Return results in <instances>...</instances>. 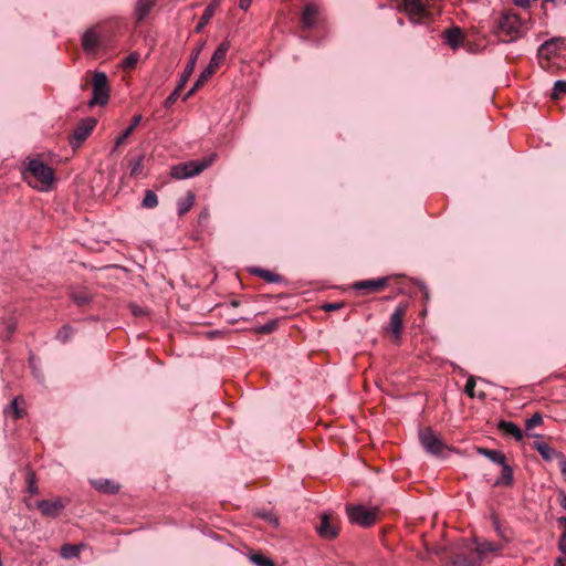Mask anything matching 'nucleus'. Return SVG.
I'll use <instances>...</instances> for the list:
<instances>
[{
    "label": "nucleus",
    "mask_w": 566,
    "mask_h": 566,
    "mask_svg": "<svg viewBox=\"0 0 566 566\" xmlns=\"http://www.w3.org/2000/svg\"><path fill=\"white\" fill-rule=\"evenodd\" d=\"M139 61V54L134 52V53H130L124 61V66L125 67H134Z\"/></svg>",
    "instance_id": "45"
},
{
    "label": "nucleus",
    "mask_w": 566,
    "mask_h": 566,
    "mask_svg": "<svg viewBox=\"0 0 566 566\" xmlns=\"http://www.w3.org/2000/svg\"><path fill=\"white\" fill-rule=\"evenodd\" d=\"M252 1H253V0H240V1H239V7H240V9H242V10H248V9L250 8V6H251Z\"/></svg>",
    "instance_id": "50"
},
{
    "label": "nucleus",
    "mask_w": 566,
    "mask_h": 566,
    "mask_svg": "<svg viewBox=\"0 0 566 566\" xmlns=\"http://www.w3.org/2000/svg\"><path fill=\"white\" fill-rule=\"evenodd\" d=\"M388 285V277H377L370 280L357 281L353 284L355 291H361L364 294L378 292Z\"/></svg>",
    "instance_id": "12"
},
{
    "label": "nucleus",
    "mask_w": 566,
    "mask_h": 566,
    "mask_svg": "<svg viewBox=\"0 0 566 566\" xmlns=\"http://www.w3.org/2000/svg\"><path fill=\"white\" fill-rule=\"evenodd\" d=\"M557 523L564 528V532L559 538L558 548L566 554V516H560Z\"/></svg>",
    "instance_id": "40"
},
{
    "label": "nucleus",
    "mask_w": 566,
    "mask_h": 566,
    "mask_svg": "<svg viewBox=\"0 0 566 566\" xmlns=\"http://www.w3.org/2000/svg\"><path fill=\"white\" fill-rule=\"evenodd\" d=\"M543 418L539 412H535L531 418H528L525 422L526 430H532L533 428L542 424Z\"/></svg>",
    "instance_id": "42"
},
{
    "label": "nucleus",
    "mask_w": 566,
    "mask_h": 566,
    "mask_svg": "<svg viewBox=\"0 0 566 566\" xmlns=\"http://www.w3.org/2000/svg\"><path fill=\"white\" fill-rule=\"evenodd\" d=\"M8 411H11V412L13 413V418H14V419H20V418H22V416H23L22 410H21V409H19V407H18V399H17V398H14V399L10 402V405L8 406Z\"/></svg>",
    "instance_id": "44"
},
{
    "label": "nucleus",
    "mask_w": 566,
    "mask_h": 566,
    "mask_svg": "<svg viewBox=\"0 0 566 566\" xmlns=\"http://www.w3.org/2000/svg\"><path fill=\"white\" fill-rule=\"evenodd\" d=\"M419 440L428 453L439 458H446L448 452L455 451V449L447 446L431 428L421 429L419 431Z\"/></svg>",
    "instance_id": "5"
},
{
    "label": "nucleus",
    "mask_w": 566,
    "mask_h": 566,
    "mask_svg": "<svg viewBox=\"0 0 566 566\" xmlns=\"http://www.w3.org/2000/svg\"><path fill=\"white\" fill-rule=\"evenodd\" d=\"M93 96L88 106L105 105L109 98V86L107 75L103 72H95L92 78Z\"/></svg>",
    "instance_id": "7"
},
{
    "label": "nucleus",
    "mask_w": 566,
    "mask_h": 566,
    "mask_svg": "<svg viewBox=\"0 0 566 566\" xmlns=\"http://www.w3.org/2000/svg\"><path fill=\"white\" fill-rule=\"evenodd\" d=\"M495 32L503 42H512L523 35V20L517 13L505 11L497 20Z\"/></svg>",
    "instance_id": "3"
},
{
    "label": "nucleus",
    "mask_w": 566,
    "mask_h": 566,
    "mask_svg": "<svg viewBox=\"0 0 566 566\" xmlns=\"http://www.w3.org/2000/svg\"><path fill=\"white\" fill-rule=\"evenodd\" d=\"M205 46V42H201L198 44V46L192 50V52L190 53V56H189V60L186 64V67L179 78V81L181 82V85H186L189 77L191 76L195 67H196V64H197V61H198V57L201 53V50L203 49Z\"/></svg>",
    "instance_id": "16"
},
{
    "label": "nucleus",
    "mask_w": 566,
    "mask_h": 566,
    "mask_svg": "<svg viewBox=\"0 0 566 566\" xmlns=\"http://www.w3.org/2000/svg\"><path fill=\"white\" fill-rule=\"evenodd\" d=\"M474 388H475V379L473 377H470L468 380H467V384L464 386V392L473 398L475 396H478L480 399H484L485 398V394L484 392H480L478 395H475L474 392Z\"/></svg>",
    "instance_id": "37"
},
{
    "label": "nucleus",
    "mask_w": 566,
    "mask_h": 566,
    "mask_svg": "<svg viewBox=\"0 0 566 566\" xmlns=\"http://www.w3.org/2000/svg\"><path fill=\"white\" fill-rule=\"evenodd\" d=\"M74 334V328L70 325H63L56 333V339L61 343L69 342Z\"/></svg>",
    "instance_id": "31"
},
{
    "label": "nucleus",
    "mask_w": 566,
    "mask_h": 566,
    "mask_svg": "<svg viewBox=\"0 0 566 566\" xmlns=\"http://www.w3.org/2000/svg\"><path fill=\"white\" fill-rule=\"evenodd\" d=\"M318 535L325 539L335 538L338 535V526L334 522L331 513H323L321 515V523L316 527Z\"/></svg>",
    "instance_id": "11"
},
{
    "label": "nucleus",
    "mask_w": 566,
    "mask_h": 566,
    "mask_svg": "<svg viewBox=\"0 0 566 566\" xmlns=\"http://www.w3.org/2000/svg\"><path fill=\"white\" fill-rule=\"evenodd\" d=\"M143 117L140 114H136L132 118L130 125L122 133V135L116 139L114 148L112 149V153L116 150L117 147L123 145L125 140L133 134V132L136 129V127L140 124Z\"/></svg>",
    "instance_id": "22"
},
{
    "label": "nucleus",
    "mask_w": 566,
    "mask_h": 566,
    "mask_svg": "<svg viewBox=\"0 0 566 566\" xmlns=\"http://www.w3.org/2000/svg\"><path fill=\"white\" fill-rule=\"evenodd\" d=\"M555 0H544V2H554Z\"/></svg>",
    "instance_id": "56"
},
{
    "label": "nucleus",
    "mask_w": 566,
    "mask_h": 566,
    "mask_svg": "<svg viewBox=\"0 0 566 566\" xmlns=\"http://www.w3.org/2000/svg\"><path fill=\"white\" fill-rule=\"evenodd\" d=\"M3 325H4V329L7 332V338H10V336L15 331V327H17L15 322L12 318H8L3 322Z\"/></svg>",
    "instance_id": "46"
},
{
    "label": "nucleus",
    "mask_w": 566,
    "mask_h": 566,
    "mask_svg": "<svg viewBox=\"0 0 566 566\" xmlns=\"http://www.w3.org/2000/svg\"><path fill=\"white\" fill-rule=\"evenodd\" d=\"M250 560L255 565V566H274V563L272 559H270L269 557H266L265 555L263 554H252L250 556Z\"/></svg>",
    "instance_id": "35"
},
{
    "label": "nucleus",
    "mask_w": 566,
    "mask_h": 566,
    "mask_svg": "<svg viewBox=\"0 0 566 566\" xmlns=\"http://www.w3.org/2000/svg\"><path fill=\"white\" fill-rule=\"evenodd\" d=\"M99 45V36L95 30L90 29L82 35V46L87 53H93Z\"/></svg>",
    "instance_id": "17"
},
{
    "label": "nucleus",
    "mask_w": 566,
    "mask_h": 566,
    "mask_svg": "<svg viewBox=\"0 0 566 566\" xmlns=\"http://www.w3.org/2000/svg\"><path fill=\"white\" fill-rule=\"evenodd\" d=\"M213 157L211 158H205L201 160H190L187 163H180L178 165H175L170 169V176L174 179H186L195 177L199 174H201L206 168H208L212 161Z\"/></svg>",
    "instance_id": "6"
},
{
    "label": "nucleus",
    "mask_w": 566,
    "mask_h": 566,
    "mask_svg": "<svg viewBox=\"0 0 566 566\" xmlns=\"http://www.w3.org/2000/svg\"><path fill=\"white\" fill-rule=\"evenodd\" d=\"M213 14H214V4H209L205 9L198 24L195 28L196 32H200L207 25V23L210 21V19L212 18Z\"/></svg>",
    "instance_id": "30"
},
{
    "label": "nucleus",
    "mask_w": 566,
    "mask_h": 566,
    "mask_svg": "<svg viewBox=\"0 0 566 566\" xmlns=\"http://www.w3.org/2000/svg\"><path fill=\"white\" fill-rule=\"evenodd\" d=\"M22 179L33 189L50 191L55 182V172L39 158H30L21 170Z\"/></svg>",
    "instance_id": "1"
},
{
    "label": "nucleus",
    "mask_w": 566,
    "mask_h": 566,
    "mask_svg": "<svg viewBox=\"0 0 566 566\" xmlns=\"http://www.w3.org/2000/svg\"><path fill=\"white\" fill-rule=\"evenodd\" d=\"M38 509L42 515L54 518L59 516L60 512L64 509V503L61 499H55L53 501L41 500L38 502Z\"/></svg>",
    "instance_id": "14"
},
{
    "label": "nucleus",
    "mask_w": 566,
    "mask_h": 566,
    "mask_svg": "<svg viewBox=\"0 0 566 566\" xmlns=\"http://www.w3.org/2000/svg\"><path fill=\"white\" fill-rule=\"evenodd\" d=\"M493 524H494V527H495L497 534L501 537H503L505 539V542H509V538L505 537L504 533L502 532V530L500 527L499 521L495 517L493 518Z\"/></svg>",
    "instance_id": "49"
},
{
    "label": "nucleus",
    "mask_w": 566,
    "mask_h": 566,
    "mask_svg": "<svg viewBox=\"0 0 566 566\" xmlns=\"http://www.w3.org/2000/svg\"><path fill=\"white\" fill-rule=\"evenodd\" d=\"M533 447L546 461L559 459V455L563 454L562 452H558L556 449L552 448L549 444L543 441H535Z\"/></svg>",
    "instance_id": "18"
},
{
    "label": "nucleus",
    "mask_w": 566,
    "mask_h": 566,
    "mask_svg": "<svg viewBox=\"0 0 566 566\" xmlns=\"http://www.w3.org/2000/svg\"><path fill=\"white\" fill-rule=\"evenodd\" d=\"M564 44H565V39L552 38V39L545 41L538 48V55L541 57L549 59L552 55L557 54L558 51L564 46Z\"/></svg>",
    "instance_id": "15"
},
{
    "label": "nucleus",
    "mask_w": 566,
    "mask_h": 566,
    "mask_svg": "<svg viewBox=\"0 0 566 566\" xmlns=\"http://www.w3.org/2000/svg\"><path fill=\"white\" fill-rule=\"evenodd\" d=\"M478 453L488 458L491 462L496 463L499 465H503L506 463L505 454L502 451L486 448H478Z\"/></svg>",
    "instance_id": "24"
},
{
    "label": "nucleus",
    "mask_w": 566,
    "mask_h": 566,
    "mask_svg": "<svg viewBox=\"0 0 566 566\" xmlns=\"http://www.w3.org/2000/svg\"><path fill=\"white\" fill-rule=\"evenodd\" d=\"M195 193L192 191H187L184 198L178 199L177 201V210L179 216L186 214L195 205Z\"/></svg>",
    "instance_id": "27"
},
{
    "label": "nucleus",
    "mask_w": 566,
    "mask_h": 566,
    "mask_svg": "<svg viewBox=\"0 0 566 566\" xmlns=\"http://www.w3.org/2000/svg\"><path fill=\"white\" fill-rule=\"evenodd\" d=\"M144 209H154L158 206V197L155 191L147 189L140 203Z\"/></svg>",
    "instance_id": "29"
},
{
    "label": "nucleus",
    "mask_w": 566,
    "mask_h": 566,
    "mask_svg": "<svg viewBox=\"0 0 566 566\" xmlns=\"http://www.w3.org/2000/svg\"><path fill=\"white\" fill-rule=\"evenodd\" d=\"M218 67L213 66L211 63L200 73L198 80L193 84V86L189 90L186 95V98L191 96L197 90H199L205 83H207L211 76L216 73Z\"/></svg>",
    "instance_id": "19"
},
{
    "label": "nucleus",
    "mask_w": 566,
    "mask_h": 566,
    "mask_svg": "<svg viewBox=\"0 0 566 566\" xmlns=\"http://www.w3.org/2000/svg\"><path fill=\"white\" fill-rule=\"evenodd\" d=\"M377 509H367L363 505L347 506V515L352 523L363 527L371 526L377 521Z\"/></svg>",
    "instance_id": "8"
},
{
    "label": "nucleus",
    "mask_w": 566,
    "mask_h": 566,
    "mask_svg": "<svg viewBox=\"0 0 566 566\" xmlns=\"http://www.w3.org/2000/svg\"><path fill=\"white\" fill-rule=\"evenodd\" d=\"M229 49L230 42L227 40L222 41L212 54L209 63L219 69L220 65L224 62Z\"/></svg>",
    "instance_id": "23"
},
{
    "label": "nucleus",
    "mask_w": 566,
    "mask_h": 566,
    "mask_svg": "<svg viewBox=\"0 0 566 566\" xmlns=\"http://www.w3.org/2000/svg\"><path fill=\"white\" fill-rule=\"evenodd\" d=\"M318 15H319V8L315 3H307L305 4L301 22L303 24V28L305 29H313L317 25L318 22Z\"/></svg>",
    "instance_id": "13"
},
{
    "label": "nucleus",
    "mask_w": 566,
    "mask_h": 566,
    "mask_svg": "<svg viewBox=\"0 0 566 566\" xmlns=\"http://www.w3.org/2000/svg\"><path fill=\"white\" fill-rule=\"evenodd\" d=\"M277 327V321L273 319L264 325L259 326L255 331L258 334H271Z\"/></svg>",
    "instance_id": "41"
},
{
    "label": "nucleus",
    "mask_w": 566,
    "mask_h": 566,
    "mask_svg": "<svg viewBox=\"0 0 566 566\" xmlns=\"http://www.w3.org/2000/svg\"><path fill=\"white\" fill-rule=\"evenodd\" d=\"M563 94H566V81L564 80H557L554 83L553 92H552V98L558 99Z\"/></svg>",
    "instance_id": "36"
},
{
    "label": "nucleus",
    "mask_w": 566,
    "mask_h": 566,
    "mask_svg": "<svg viewBox=\"0 0 566 566\" xmlns=\"http://www.w3.org/2000/svg\"><path fill=\"white\" fill-rule=\"evenodd\" d=\"M501 543L484 541L476 543L475 549L470 557L457 555L453 564L455 566H479L489 555H495L503 549Z\"/></svg>",
    "instance_id": "4"
},
{
    "label": "nucleus",
    "mask_w": 566,
    "mask_h": 566,
    "mask_svg": "<svg viewBox=\"0 0 566 566\" xmlns=\"http://www.w3.org/2000/svg\"><path fill=\"white\" fill-rule=\"evenodd\" d=\"M143 156H139L132 161V168H130V176L137 177L143 174L144 170V164H143Z\"/></svg>",
    "instance_id": "38"
},
{
    "label": "nucleus",
    "mask_w": 566,
    "mask_h": 566,
    "mask_svg": "<svg viewBox=\"0 0 566 566\" xmlns=\"http://www.w3.org/2000/svg\"><path fill=\"white\" fill-rule=\"evenodd\" d=\"M559 504L564 510H566V493L565 492L560 493Z\"/></svg>",
    "instance_id": "51"
},
{
    "label": "nucleus",
    "mask_w": 566,
    "mask_h": 566,
    "mask_svg": "<svg viewBox=\"0 0 566 566\" xmlns=\"http://www.w3.org/2000/svg\"><path fill=\"white\" fill-rule=\"evenodd\" d=\"M397 9L413 24L429 23L440 10L437 0H402Z\"/></svg>",
    "instance_id": "2"
},
{
    "label": "nucleus",
    "mask_w": 566,
    "mask_h": 566,
    "mask_svg": "<svg viewBox=\"0 0 566 566\" xmlns=\"http://www.w3.org/2000/svg\"><path fill=\"white\" fill-rule=\"evenodd\" d=\"M94 485L97 490L106 492V493H111V494L118 492V489H119L118 485L113 484L108 480L95 482Z\"/></svg>",
    "instance_id": "34"
},
{
    "label": "nucleus",
    "mask_w": 566,
    "mask_h": 566,
    "mask_svg": "<svg viewBox=\"0 0 566 566\" xmlns=\"http://www.w3.org/2000/svg\"><path fill=\"white\" fill-rule=\"evenodd\" d=\"M81 547L77 545L65 544L61 547V555L64 558L77 557L80 555Z\"/></svg>",
    "instance_id": "33"
},
{
    "label": "nucleus",
    "mask_w": 566,
    "mask_h": 566,
    "mask_svg": "<svg viewBox=\"0 0 566 566\" xmlns=\"http://www.w3.org/2000/svg\"><path fill=\"white\" fill-rule=\"evenodd\" d=\"M231 305H232V306H239V302H238V301H232V302H231Z\"/></svg>",
    "instance_id": "55"
},
{
    "label": "nucleus",
    "mask_w": 566,
    "mask_h": 566,
    "mask_svg": "<svg viewBox=\"0 0 566 566\" xmlns=\"http://www.w3.org/2000/svg\"><path fill=\"white\" fill-rule=\"evenodd\" d=\"M96 124L97 120L93 117L82 119L70 136L71 146L80 147L94 130Z\"/></svg>",
    "instance_id": "9"
},
{
    "label": "nucleus",
    "mask_w": 566,
    "mask_h": 566,
    "mask_svg": "<svg viewBox=\"0 0 566 566\" xmlns=\"http://www.w3.org/2000/svg\"><path fill=\"white\" fill-rule=\"evenodd\" d=\"M27 482H28V491L31 493V494H35L38 493V486H36V483H35V474L33 472H28L27 474Z\"/></svg>",
    "instance_id": "43"
},
{
    "label": "nucleus",
    "mask_w": 566,
    "mask_h": 566,
    "mask_svg": "<svg viewBox=\"0 0 566 566\" xmlns=\"http://www.w3.org/2000/svg\"><path fill=\"white\" fill-rule=\"evenodd\" d=\"M556 566H566V559L565 558H557L556 559V563H555Z\"/></svg>",
    "instance_id": "52"
},
{
    "label": "nucleus",
    "mask_w": 566,
    "mask_h": 566,
    "mask_svg": "<svg viewBox=\"0 0 566 566\" xmlns=\"http://www.w3.org/2000/svg\"><path fill=\"white\" fill-rule=\"evenodd\" d=\"M558 462H559V469H560L563 475L566 478V457L564 454L559 455Z\"/></svg>",
    "instance_id": "48"
},
{
    "label": "nucleus",
    "mask_w": 566,
    "mask_h": 566,
    "mask_svg": "<svg viewBox=\"0 0 566 566\" xmlns=\"http://www.w3.org/2000/svg\"><path fill=\"white\" fill-rule=\"evenodd\" d=\"M408 310V303L401 302L395 308L389 319V331L392 333L395 338H400L403 329V318Z\"/></svg>",
    "instance_id": "10"
},
{
    "label": "nucleus",
    "mask_w": 566,
    "mask_h": 566,
    "mask_svg": "<svg viewBox=\"0 0 566 566\" xmlns=\"http://www.w3.org/2000/svg\"><path fill=\"white\" fill-rule=\"evenodd\" d=\"M184 87H185V85H181V82L179 81L175 91L165 101L164 105L166 108L170 107L171 105H174L176 103V101L178 99L179 94L184 90Z\"/></svg>",
    "instance_id": "39"
},
{
    "label": "nucleus",
    "mask_w": 566,
    "mask_h": 566,
    "mask_svg": "<svg viewBox=\"0 0 566 566\" xmlns=\"http://www.w3.org/2000/svg\"><path fill=\"white\" fill-rule=\"evenodd\" d=\"M155 0H138L135 4L134 15L137 22H142L151 11Z\"/></svg>",
    "instance_id": "20"
},
{
    "label": "nucleus",
    "mask_w": 566,
    "mask_h": 566,
    "mask_svg": "<svg viewBox=\"0 0 566 566\" xmlns=\"http://www.w3.org/2000/svg\"><path fill=\"white\" fill-rule=\"evenodd\" d=\"M208 216H209V213H208L207 210L201 211V213L199 216V221H202L203 219H207Z\"/></svg>",
    "instance_id": "53"
},
{
    "label": "nucleus",
    "mask_w": 566,
    "mask_h": 566,
    "mask_svg": "<svg viewBox=\"0 0 566 566\" xmlns=\"http://www.w3.org/2000/svg\"><path fill=\"white\" fill-rule=\"evenodd\" d=\"M443 34L446 43L452 49L459 48V45L463 41L462 31L458 27L447 29Z\"/></svg>",
    "instance_id": "21"
},
{
    "label": "nucleus",
    "mask_w": 566,
    "mask_h": 566,
    "mask_svg": "<svg viewBox=\"0 0 566 566\" xmlns=\"http://www.w3.org/2000/svg\"><path fill=\"white\" fill-rule=\"evenodd\" d=\"M344 306V303L342 302H336V303H326L322 306V308L325 311V312H334V311H338L339 308H342Z\"/></svg>",
    "instance_id": "47"
},
{
    "label": "nucleus",
    "mask_w": 566,
    "mask_h": 566,
    "mask_svg": "<svg viewBox=\"0 0 566 566\" xmlns=\"http://www.w3.org/2000/svg\"><path fill=\"white\" fill-rule=\"evenodd\" d=\"M250 272L253 275H256V276L263 279L264 281H266L269 283H281V282H283V277L280 274H276L274 272H271V271L262 269V268H253V269L250 270Z\"/></svg>",
    "instance_id": "26"
},
{
    "label": "nucleus",
    "mask_w": 566,
    "mask_h": 566,
    "mask_svg": "<svg viewBox=\"0 0 566 566\" xmlns=\"http://www.w3.org/2000/svg\"><path fill=\"white\" fill-rule=\"evenodd\" d=\"M30 365H31V367H32V369H33V374L38 377V375L35 374V366L33 365V361H32V360L30 361Z\"/></svg>",
    "instance_id": "54"
},
{
    "label": "nucleus",
    "mask_w": 566,
    "mask_h": 566,
    "mask_svg": "<svg viewBox=\"0 0 566 566\" xmlns=\"http://www.w3.org/2000/svg\"><path fill=\"white\" fill-rule=\"evenodd\" d=\"M513 483V470L512 468L505 463L502 465V474L501 476L494 482V486H510Z\"/></svg>",
    "instance_id": "28"
},
{
    "label": "nucleus",
    "mask_w": 566,
    "mask_h": 566,
    "mask_svg": "<svg viewBox=\"0 0 566 566\" xmlns=\"http://www.w3.org/2000/svg\"><path fill=\"white\" fill-rule=\"evenodd\" d=\"M497 427L504 434L512 436L516 441L523 439L522 430L511 421L501 420Z\"/></svg>",
    "instance_id": "25"
},
{
    "label": "nucleus",
    "mask_w": 566,
    "mask_h": 566,
    "mask_svg": "<svg viewBox=\"0 0 566 566\" xmlns=\"http://www.w3.org/2000/svg\"><path fill=\"white\" fill-rule=\"evenodd\" d=\"M72 298L73 301L78 305V306H83V305H86L90 303L91 301V295L87 291L85 290H81V291H75L72 293Z\"/></svg>",
    "instance_id": "32"
}]
</instances>
